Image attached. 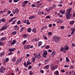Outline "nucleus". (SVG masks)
I'll use <instances>...</instances> for the list:
<instances>
[{"mask_svg":"<svg viewBox=\"0 0 75 75\" xmlns=\"http://www.w3.org/2000/svg\"><path fill=\"white\" fill-rule=\"evenodd\" d=\"M35 57H33L32 58V62H35Z\"/></svg>","mask_w":75,"mask_h":75,"instance_id":"17","label":"nucleus"},{"mask_svg":"<svg viewBox=\"0 0 75 75\" xmlns=\"http://www.w3.org/2000/svg\"><path fill=\"white\" fill-rule=\"evenodd\" d=\"M3 45V43L0 41V46Z\"/></svg>","mask_w":75,"mask_h":75,"instance_id":"62","label":"nucleus"},{"mask_svg":"<svg viewBox=\"0 0 75 75\" xmlns=\"http://www.w3.org/2000/svg\"><path fill=\"white\" fill-rule=\"evenodd\" d=\"M27 24L28 25L29 24H30V23L29 22V20H28V19L27 20Z\"/></svg>","mask_w":75,"mask_h":75,"instance_id":"26","label":"nucleus"},{"mask_svg":"<svg viewBox=\"0 0 75 75\" xmlns=\"http://www.w3.org/2000/svg\"><path fill=\"white\" fill-rule=\"evenodd\" d=\"M1 20L3 22H4V21H5V19L4 18H3L1 19Z\"/></svg>","mask_w":75,"mask_h":75,"instance_id":"47","label":"nucleus"},{"mask_svg":"<svg viewBox=\"0 0 75 75\" xmlns=\"http://www.w3.org/2000/svg\"><path fill=\"white\" fill-rule=\"evenodd\" d=\"M57 16L60 17H62V15H60V14H58Z\"/></svg>","mask_w":75,"mask_h":75,"instance_id":"36","label":"nucleus"},{"mask_svg":"<svg viewBox=\"0 0 75 75\" xmlns=\"http://www.w3.org/2000/svg\"><path fill=\"white\" fill-rule=\"evenodd\" d=\"M58 65H56L54 67L51 66V69L52 71H55V69L58 68Z\"/></svg>","mask_w":75,"mask_h":75,"instance_id":"3","label":"nucleus"},{"mask_svg":"<svg viewBox=\"0 0 75 75\" xmlns=\"http://www.w3.org/2000/svg\"><path fill=\"white\" fill-rule=\"evenodd\" d=\"M50 48V46L49 45L45 47V48L46 49H48V48Z\"/></svg>","mask_w":75,"mask_h":75,"instance_id":"43","label":"nucleus"},{"mask_svg":"<svg viewBox=\"0 0 75 75\" xmlns=\"http://www.w3.org/2000/svg\"><path fill=\"white\" fill-rule=\"evenodd\" d=\"M34 17H35V16H30L29 17V19H30V20H31V19L34 18Z\"/></svg>","mask_w":75,"mask_h":75,"instance_id":"16","label":"nucleus"},{"mask_svg":"<svg viewBox=\"0 0 75 75\" xmlns=\"http://www.w3.org/2000/svg\"><path fill=\"white\" fill-rule=\"evenodd\" d=\"M70 24H74V21H71L70 22Z\"/></svg>","mask_w":75,"mask_h":75,"instance_id":"33","label":"nucleus"},{"mask_svg":"<svg viewBox=\"0 0 75 75\" xmlns=\"http://www.w3.org/2000/svg\"><path fill=\"white\" fill-rule=\"evenodd\" d=\"M50 68V66L48 65H47L45 66L44 67V69H47V68Z\"/></svg>","mask_w":75,"mask_h":75,"instance_id":"13","label":"nucleus"},{"mask_svg":"<svg viewBox=\"0 0 75 75\" xmlns=\"http://www.w3.org/2000/svg\"><path fill=\"white\" fill-rule=\"evenodd\" d=\"M55 55V52H52L51 55V56L52 57H54V56Z\"/></svg>","mask_w":75,"mask_h":75,"instance_id":"12","label":"nucleus"},{"mask_svg":"<svg viewBox=\"0 0 75 75\" xmlns=\"http://www.w3.org/2000/svg\"><path fill=\"white\" fill-rule=\"evenodd\" d=\"M18 29V26L17 25L15 26V30H17Z\"/></svg>","mask_w":75,"mask_h":75,"instance_id":"23","label":"nucleus"},{"mask_svg":"<svg viewBox=\"0 0 75 75\" xmlns=\"http://www.w3.org/2000/svg\"><path fill=\"white\" fill-rule=\"evenodd\" d=\"M21 23V21H18L17 22V24H20Z\"/></svg>","mask_w":75,"mask_h":75,"instance_id":"39","label":"nucleus"},{"mask_svg":"<svg viewBox=\"0 0 75 75\" xmlns=\"http://www.w3.org/2000/svg\"><path fill=\"white\" fill-rule=\"evenodd\" d=\"M14 50H16V49L13 48V49H9V51L10 52H12V51H14Z\"/></svg>","mask_w":75,"mask_h":75,"instance_id":"11","label":"nucleus"},{"mask_svg":"<svg viewBox=\"0 0 75 75\" xmlns=\"http://www.w3.org/2000/svg\"><path fill=\"white\" fill-rule=\"evenodd\" d=\"M40 72L42 74H44V70H41L40 71Z\"/></svg>","mask_w":75,"mask_h":75,"instance_id":"59","label":"nucleus"},{"mask_svg":"<svg viewBox=\"0 0 75 75\" xmlns=\"http://www.w3.org/2000/svg\"><path fill=\"white\" fill-rule=\"evenodd\" d=\"M54 74H55V75H59V72H58V71H56L54 72Z\"/></svg>","mask_w":75,"mask_h":75,"instance_id":"20","label":"nucleus"},{"mask_svg":"<svg viewBox=\"0 0 75 75\" xmlns=\"http://www.w3.org/2000/svg\"><path fill=\"white\" fill-rule=\"evenodd\" d=\"M52 41L55 42H59V38L56 36H54L52 38Z\"/></svg>","mask_w":75,"mask_h":75,"instance_id":"2","label":"nucleus"},{"mask_svg":"<svg viewBox=\"0 0 75 75\" xmlns=\"http://www.w3.org/2000/svg\"><path fill=\"white\" fill-rule=\"evenodd\" d=\"M16 33H17L16 32H15V31H13V32L12 33V34L13 35H15V34H16Z\"/></svg>","mask_w":75,"mask_h":75,"instance_id":"38","label":"nucleus"},{"mask_svg":"<svg viewBox=\"0 0 75 75\" xmlns=\"http://www.w3.org/2000/svg\"><path fill=\"white\" fill-rule=\"evenodd\" d=\"M61 71L62 72H63V73H64L65 72V70H61Z\"/></svg>","mask_w":75,"mask_h":75,"instance_id":"64","label":"nucleus"},{"mask_svg":"<svg viewBox=\"0 0 75 75\" xmlns=\"http://www.w3.org/2000/svg\"><path fill=\"white\" fill-rule=\"evenodd\" d=\"M72 11V8H70L69 9L67 10L66 11V13H65V15L66 16V18L67 20H68L71 18V15L70 14V13Z\"/></svg>","mask_w":75,"mask_h":75,"instance_id":"1","label":"nucleus"},{"mask_svg":"<svg viewBox=\"0 0 75 75\" xmlns=\"http://www.w3.org/2000/svg\"><path fill=\"white\" fill-rule=\"evenodd\" d=\"M13 13L14 14H15V13H16V10H13Z\"/></svg>","mask_w":75,"mask_h":75,"instance_id":"48","label":"nucleus"},{"mask_svg":"<svg viewBox=\"0 0 75 75\" xmlns=\"http://www.w3.org/2000/svg\"><path fill=\"white\" fill-rule=\"evenodd\" d=\"M30 64H31V62L27 61V65H30Z\"/></svg>","mask_w":75,"mask_h":75,"instance_id":"31","label":"nucleus"},{"mask_svg":"<svg viewBox=\"0 0 75 75\" xmlns=\"http://www.w3.org/2000/svg\"><path fill=\"white\" fill-rule=\"evenodd\" d=\"M47 51H44V54H42V55L44 58H46L47 57L46 56L47 55Z\"/></svg>","mask_w":75,"mask_h":75,"instance_id":"5","label":"nucleus"},{"mask_svg":"<svg viewBox=\"0 0 75 75\" xmlns=\"http://www.w3.org/2000/svg\"><path fill=\"white\" fill-rule=\"evenodd\" d=\"M5 61L6 62H8V58H7L5 59Z\"/></svg>","mask_w":75,"mask_h":75,"instance_id":"45","label":"nucleus"},{"mask_svg":"<svg viewBox=\"0 0 75 75\" xmlns=\"http://www.w3.org/2000/svg\"><path fill=\"white\" fill-rule=\"evenodd\" d=\"M31 6L32 7H36V6L35 4H33L31 5Z\"/></svg>","mask_w":75,"mask_h":75,"instance_id":"35","label":"nucleus"},{"mask_svg":"<svg viewBox=\"0 0 75 75\" xmlns=\"http://www.w3.org/2000/svg\"><path fill=\"white\" fill-rule=\"evenodd\" d=\"M16 42V41L15 40H13V41L11 43V45H13L15 44Z\"/></svg>","mask_w":75,"mask_h":75,"instance_id":"10","label":"nucleus"},{"mask_svg":"<svg viewBox=\"0 0 75 75\" xmlns=\"http://www.w3.org/2000/svg\"><path fill=\"white\" fill-rule=\"evenodd\" d=\"M15 11L16 12V13H18L19 12L18 9L16 8L15 10Z\"/></svg>","mask_w":75,"mask_h":75,"instance_id":"41","label":"nucleus"},{"mask_svg":"<svg viewBox=\"0 0 75 75\" xmlns=\"http://www.w3.org/2000/svg\"><path fill=\"white\" fill-rule=\"evenodd\" d=\"M3 29H7V27L6 26H4V27H3Z\"/></svg>","mask_w":75,"mask_h":75,"instance_id":"60","label":"nucleus"},{"mask_svg":"<svg viewBox=\"0 0 75 75\" xmlns=\"http://www.w3.org/2000/svg\"><path fill=\"white\" fill-rule=\"evenodd\" d=\"M37 57L38 58V59L40 58V54H38Z\"/></svg>","mask_w":75,"mask_h":75,"instance_id":"30","label":"nucleus"},{"mask_svg":"<svg viewBox=\"0 0 75 75\" xmlns=\"http://www.w3.org/2000/svg\"><path fill=\"white\" fill-rule=\"evenodd\" d=\"M61 29H64V26H62L61 27Z\"/></svg>","mask_w":75,"mask_h":75,"instance_id":"52","label":"nucleus"},{"mask_svg":"<svg viewBox=\"0 0 75 75\" xmlns=\"http://www.w3.org/2000/svg\"><path fill=\"white\" fill-rule=\"evenodd\" d=\"M19 63H20L18 61V59L16 61V64H17H17H19Z\"/></svg>","mask_w":75,"mask_h":75,"instance_id":"29","label":"nucleus"},{"mask_svg":"<svg viewBox=\"0 0 75 75\" xmlns=\"http://www.w3.org/2000/svg\"><path fill=\"white\" fill-rule=\"evenodd\" d=\"M66 60L67 61V62H69V59L68 57H66Z\"/></svg>","mask_w":75,"mask_h":75,"instance_id":"21","label":"nucleus"},{"mask_svg":"<svg viewBox=\"0 0 75 75\" xmlns=\"http://www.w3.org/2000/svg\"><path fill=\"white\" fill-rule=\"evenodd\" d=\"M9 55H12L13 54V52H10L8 54Z\"/></svg>","mask_w":75,"mask_h":75,"instance_id":"63","label":"nucleus"},{"mask_svg":"<svg viewBox=\"0 0 75 75\" xmlns=\"http://www.w3.org/2000/svg\"><path fill=\"white\" fill-rule=\"evenodd\" d=\"M57 6V5H55V4H54V5L53 6H52V7L53 8H54V7H56Z\"/></svg>","mask_w":75,"mask_h":75,"instance_id":"50","label":"nucleus"},{"mask_svg":"<svg viewBox=\"0 0 75 75\" xmlns=\"http://www.w3.org/2000/svg\"><path fill=\"white\" fill-rule=\"evenodd\" d=\"M52 51H51V49H49L48 50V52H52Z\"/></svg>","mask_w":75,"mask_h":75,"instance_id":"61","label":"nucleus"},{"mask_svg":"<svg viewBox=\"0 0 75 75\" xmlns=\"http://www.w3.org/2000/svg\"><path fill=\"white\" fill-rule=\"evenodd\" d=\"M64 48H65V51H67V50H69V47H68V46H65Z\"/></svg>","mask_w":75,"mask_h":75,"instance_id":"14","label":"nucleus"},{"mask_svg":"<svg viewBox=\"0 0 75 75\" xmlns=\"http://www.w3.org/2000/svg\"><path fill=\"white\" fill-rule=\"evenodd\" d=\"M31 28H30L28 29L27 31H28V32H31Z\"/></svg>","mask_w":75,"mask_h":75,"instance_id":"24","label":"nucleus"},{"mask_svg":"<svg viewBox=\"0 0 75 75\" xmlns=\"http://www.w3.org/2000/svg\"><path fill=\"white\" fill-rule=\"evenodd\" d=\"M34 74V73H32V71H30V75H32Z\"/></svg>","mask_w":75,"mask_h":75,"instance_id":"42","label":"nucleus"},{"mask_svg":"<svg viewBox=\"0 0 75 75\" xmlns=\"http://www.w3.org/2000/svg\"><path fill=\"white\" fill-rule=\"evenodd\" d=\"M39 40V38H37L35 39V41H38V40Z\"/></svg>","mask_w":75,"mask_h":75,"instance_id":"40","label":"nucleus"},{"mask_svg":"<svg viewBox=\"0 0 75 75\" xmlns=\"http://www.w3.org/2000/svg\"><path fill=\"white\" fill-rule=\"evenodd\" d=\"M16 21H17V20H15L12 22V24H15V23H16Z\"/></svg>","mask_w":75,"mask_h":75,"instance_id":"32","label":"nucleus"},{"mask_svg":"<svg viewBox=\"0 0 75 75\" xmlns=\"http://www.w3.org/2000/svg\"><path fill=\"white\" fill-rule=\"evenodd\" d=\"M43 37L44 38V39H45V40H47V37L46 36H44Z\"/></svg>","mask_w":75,"mask_h":75,"instance_id":"49","label":"nucleus"},{"mask_svg":"<svg viewBox=\"0 0 75 75\" xmlns=\"http://www.w3.org/2000/svg\"><path fill=\"white\" fill-rule=\"evenodd\" d=\"M32 32H34V33H37V30L35 28H33L32 29Z\"/></svg>","mask_w":75,"mask_h":75,"instance_id":"8","label":"nucleus"},{"mask_svg":"<svg viewBox=\"0 0 75 75\" xmlns=\"http://www.w3.org/2000/svg\"><path fill=\"white\" fill-rule=\"evenodd\" d=\"M13 1L14 3H17V2H18V1L17 0H14Z\"/></svg>","mask_w":75,"mask_h":75,"instance_id":"57","label":"nucleus"},{"mask_svg":"<svg viewBox=\"0 0 75 75\" xmlns=\"http://www.w3.org/2000/svg\"><path fill=\"white\" fill-rule=\"evenodd\" d=\"M49 27L51 28L52 27V24H50L49 25Z\"/></svg>","mask_w":75,"mask_h":75,"instance_id":"53","label":"nucleus"},{"mask_svg":"<svg viewBox=\"0 0 75 75\" xmlns=\"http://www.w3.org/2000/svg\"><path fill=\"white\" fill-rule=\"evenodd\" d=\"M23 36L24 37H28V35L25 34Z\"/></svg>","mask_w":75,"mask_h":75,"instance_id":"51","label":"nucleus"},{"mask_svg":"<svg viewBox=\"0 0 75 75\" xmlns=\"http://www.w3.org/2000/svg\"><path fill=\"white\" fill-rule=\"evenodd\" d=\"M48 59H46L45 61L44 64H46L47 62H48Z\"/></svg>","mask_w":75,"mask_h":75,"instance_id":"25","label":"nucleus"},{"mask_svg":"<svg viewBox=\"0 0 75 75\" xmlns=\"http://www.w3.org/2000/svg\"><path fill=\"white\" fill-rule=\"evenodd\" d=\"M61 51H65V47H63L61 49Z\"/></svg>","mask_w":75,"mask_h":75,"instance_id":"27","label":"nucleus"},{"mask_svg":"<svg viewBox=\"0 0 75 75\" xmlns=\"http://www.w3.org/2000/svg\"><path fill=\"white\" fill-rule=\"evenodd\" d=\"M53 7H49V9H48V10H47V11H50V10H52V9H53Z\"/></svg>","mask_w":75,"mask_h":75,"instance_id":"18","label":"nucleus"},{"mask_svg":"<svg viewBox=\"0 0 75 75\" xmlns=\"http://www.w3.org/2000/svg\"><path fill=\"white\" fill-rule=\"evenodd\" d=\"M27 42L26 40H24L23 42V44H25V43Z\"/></svg>","mask_w":75,"mask_h":75,"instance_id":"46","label":"nucleus"},{"mask_svg":"<svg viewBox=\"0 0 75 75\" xmlns=\"http://www.w3.org/2000/svg\"><path fill=\"white\" fill-rule=\"evenodd\" d=\"M28 3V1H24L23 2V4H25V5L26 4H27V3Z\"/></svg>","mask_w":75,"mask_h":75,"instance_id":"22","label":"nucleus"},{"mask_svg":"<svg viewBox=\"0 0 75 75\" xmlns=\"http://www.w3.org/2000/svg\"><path fill=\"white\" fill-rule=\"evenodd\" d=\"M14 18H16V17H14L12 18H11V19L9 20L8 22L10 23V22H11L12 21H13V20H14Z\"/></svg>","mask_w":75,"mask_h":75,"instance_id":"9","label":"nucleus"},{"mask_svg":"<svg viewBox=\"0 0 75 75\" xmlns=\"http://www.w3.org/2000/svg\"><path fill=\"white\" fill-rule=\"evenodd\" d=\"M42 42H39L38 43V47H40L41 45H42Z\"/></svg>","mask_w":75,"mask_h":75,"instance_id":"15","label":"nucleus"},{"mask_svg":"<svg viewBox=\"0 0 75 75\" xmlns=\"http://www.w3.org/2000/svg\"><path fill=\"white\" fill-rule=\"evenodd\" d=\"M71 30H72V32L71 33V35H73V34H74V33H75L74 29V28H71Z\"/></svg>","mask_w":75,"mask_h":75,"instance_id":"7","label":"nucleus"},{"mask_svg":"<svg viewBox=\"0 0 75 75\" xmlns=\"http://www.w3.org/2000/svg\"><path fill=\"white\" fill-rule=\"evenodd\" d=\"M49 35H51L52 34V33L51 32H49L48 33Z\"/></svg>","mask_w":75,"mask_h":75,"instance_id":"28","label":"nucleus"},{"mask_svg":"<svg viewBox=\"0 0 75 75\" xmlns=\"http://www.w3.org/2000/svg\"><path fill=\"white\" fill-rule=\"evenodd\" d=\"M63 3L62 1L60 0L59 1V3H60V4H62Z\"/></svg>","mask_w":75,"mask_h":75,"instance_id":"56","label":"nucleus"},{"mask_svg":"<svg viewBox=\"0 0 75 75\" xmlns=\"http://www.w3.org/2000/svg\"><path fill=\"white\" fill-rule=\"evenodd\" d=\"M12 62H14L16 61V59L15 58H13L12 60Z\"/></svg>","mask_w":75,"mask_h":75,"instance_id":"44","label":"nucleus"},{"mask_svg":"<svg viewBox=\"0 0 75 75\" xmlns=\"http://www.w3.org/2000/svg\"><path fill=\"white\" fill-rule=\"evenodd\" d=\"M47 28H48V27L47 26H44L43 27V28H44V29H46Z\"/></svg>","mask_w":75,"mask_h":75,"instance_id":"34","label":"nucleus"},{"mask_svg":"<svg viewBox=\"0 0 75 75\" xmlns=\"http://www.w3.org/2000/svg\"><path fill=\"white\" fill-rule=\"evenodd\" d=\"M46 18H50V16H48L46 17Z\"/></svg>","mask_w":75,"mask_h":75,"instance_id":"58","label":"nucleus"},{"mask_svg":"<svg viewBox=\"0 0 75 75\" xmlns=\"http://www.w3.org/2000/svg\"><path fill=\"white\" fill-rule=\"evenodd\" d=\"M11 13V11H8V13H7V14H10Z\"/></svg>","mask_w":75,"mask_h":75,"instance_id":"54","label":"nucleus"},{"mask_svg":"<svg viewBox=\"0 0 75 75\" xmlns=\"http://www.w3.org/2000/svg\"><path fill=\"white\" fill-rule=\"evenodd\" d=\"M0 72L1 73H4L5 72V69L3 66L1 67Z\"/></svg>","mask_w":75,"mask_h":75,"instance_id":"4","label":"nucleus"},{"mask_svg":"<svg viewBox=\"0 0 75 75\" xmlns=\"http://www.w3.org/2000/svg\"><path fill=\"white\" fill-rule=\"evenodd\" d=\"M32 68V66H31V65H30L29 67L28 68V69L29 70L30 69H31Z\"/></svg>","mask_w":75,"mask_h":75,"instance_id":"37","label":"nucleus"},{"mask_svg":"<svg viewBox=\"0 0 75 75\" xmlns=\"http://www.w3.org/2000/svg\"><path fill=\"white\" fill-rule=\"evenodd\" d=\"M64 67H65V68H66L67 67L68 68V67H69V66L68 65H65L64 66Z\"/></svg>","mask_w":75,"mask_h":75,"instance_id":"55","label":"nucleus"},{"mask_svg":"<svg viewBox=\"0 0 75 75\" xmlns=\"http://www.w3.org/2000/svg\"><path fill=\"white\" fill-rule=\"evenodd\" d=\"M18 60L19 61V62H21L23 61V58H21L18 59Z\"/></svg>","mask_w":75,"mask_h":75,"instance_id":"19","label":"nucleus"},{"mask_svg":"<svg viewBox=\"0 0 75 75\" xmlns=\"http://www.w3.org/2000/svg\"><path fill=\"white\" fill-rule=\"evenodd\" d=\"M30 45H26L24 46V48L25 49H29L30 48Z\"/></svg>","mask_w":75,"mask_h":75,"instance_id":"6","label":"nucleus"}]
</instances>
